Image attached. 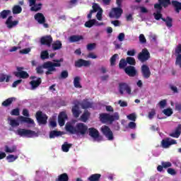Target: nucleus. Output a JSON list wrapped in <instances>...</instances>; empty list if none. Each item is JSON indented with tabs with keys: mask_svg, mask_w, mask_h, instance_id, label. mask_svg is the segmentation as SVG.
Returning <instances> with one entry per match:
<instances>
[{
	"mask_svg": "<svg viewBox=\"0 0 181 181\" xmlns=\"http://www.w3.org/2000/svg\"><path fill=\"white\" fill-rule=\"evenodd\" d=\"M66 130L73 135L84 136L88 131V127L84 123H77L75 127L69 124L66 125Z\"/></svg>",
	"mask_w": 181,
	"mask_h": 181,
	"instance_id": "obj_1",
	"label": "nucleus"
},
{
	"mask_svg": "<svg viewBox=\"0 0 181 181\" xmlns=\"http://www.w3.org/2000/svg\"><path fill=\"white\" fill-rule=\"evenodd\" d=\"M54 62L48 61L42 64V67L47 69V71H45L46 76H50L51 74H53V71H57L56 67H60L62 66V64L60 63H62L63 59L61 58L60 59H55Z\"/></svg>",
	"mask_w": 181,
	"mask_h": 181,
	"instance_id": "obj_2",
	"label": "nucleus"
},
{
	"mask_svg": "<svg viewBox=\"0 0 181 181\" xmlns=\"http://www.w3.org/2000/svg\"><path fill=\"white\" fill-rule=\"evenodd\" d=\"M100 119L101 122H103L104 124H105V122H110V124H112L114 121H118V119H119V115L118 112H115L114 115L102 113L100 115Z\"/></svg>",
	"mask_w": 181,
	"mask_h": 181,
	"instance_id": "obj_3",
	"label": "nucleus"
},
{
	"mask_svg": "<svg viewBox=\"0 0 181 181\" xmlns=\"http://www.w3.org/2000/svg\"><path fill=\"white\" fill-rule=\"evenodd\" d=\"M16 134L19 135V136H26V138H33V136H36V132L26 129H18L16 132Z\"/></svg>",
	"mask_w": 181,
	"mask_h": 181,
	"instance_id": "obj_4",
	"label": "nucleus"
},
{
	"mask_svg": "<svg viewBox=\"0 0 181 181\" xmlns=\"http://www.w3.org/2000/svg\"><path fill=\"white\" fill-rule=\"evenodd\" d=\"M100 132H102L103 135L107 138V141H114V133L110 127L107 125L102 126L100 128Z\"/></svg>",
	"mask_w": 181,
	"mask_h": 181,
	"instance_id": "obj_5",
	"label": "nucleus"
},
{
	"mask_svg": "<svg viewBox=\"0 0 181 181\" xmlns=\"http://www.w3.org/2000/svg\"><path fill=\"white\" fill-rule=\"evenodd\" d=\"M119 93L121 95H124V93L131 95V94H132V89L129 84L125 82H122L119 83Z\"/></svg>",
	"mask_w": 181,
	"mask_h": 181,
	"instance_id": "obj_6",
	"label": "nucleus"
},
{
	"mask_svg": "<svg viewBox=\"0 0 181 181\" xmlns=\"http://www.w3.org/2000/svg\"><path fill=\"white\" fill-rule=\"evenodd\" d=\"M35 118L39 125H46L47 124V115L43 113V112L39 110L35 114Z\"/></svg>",
	"mask_w": 181,
	"mask_h": 181,
	"instance_id": "obj_7",
	"label": "nucleus"
},
{
	"mask_svg": "<svg viewBox=\"0 0 181 181\" xmlns=\"http://www.w3.org/2000/svg\"><path fill=\"white\" fill-rule=\"evenodd\" d=\"M137 59L141 63H145V62H148L151 59V53H149L148 49L144 48L139 53Z\"/></svg>",
	"mask_w": 181,
	"mask_h": 181,
	"instance_id": "obj_8",
	"label": "nucleus"
},
{
	"mask_svg": "<svg viewBox=\"0 0 181 181\" xmlns=\"http://www.w3.org/2000/svg\"><path fill=\"white\" fill-rule=\"evenodd\" d=\"M35 21L37 22L40 25H43V27L45 28V29H47L49 28V24L46 23V17H45V15L42 13H37L34 16Z\"/></svg>",
	"mask_w": 181,
	"mask_h": 181,
	"instance_id": "obj_9",
	"label": "nucleus"
},
{
	"mask_svg": "<svg viewBox=\"0 0 181 181\" xmlns=\"http://www.w3.org/2000/svg\"><path fill=\"white\" fill-rule=\"evenodd\" d=\"M89 136H91L95 141L100 142L103 139V136L100 135V132L94 127H90L88 129Z\"/></svg>",
	"mask_w": 181,
	"mask_h": 181,
	"instance_id": "obj_10",
	"label": "nucleus"
},
{
	"mask_svg": "<svg viewBox=\"0 0 181 181\" xmlns=\"http://www.w3.org/2000/svg\"><path fill=\"white\" fill-rule=\"evenodd\" d=\"M124 13V10L121 7L112 8L109 13L110 18H115L116 19H119L121 16Z\"/></svg>",
	"mask_w": 181,
	"mask_h": 181,
	"instance_id": "obj_11",
	"label": "nucleus"
},
{
	"mask_svg": "<svg viewBox=\"0 0 181 181\" xmlns=\"http://www.w3.org/2000/svg\"><path fill=\"white\" fill-rule=\"evenodd\" d=\"M16 69H17V71L13 72V74L14 76H16V77H18L20 78H29V74L23 71L25 70V68L17 66Z\"/></svg>",
	"mask_w": 181,
	"mask_h": 181,
	"instance_id": "obj_12",
	"label": "nucleus"
},
{
	"mask_svg": "<svg viewBox=\"0 0 181 181\" xmlns=\"http://www.w3.org/2000/svg\"><path fill=\"white\" fill-rule=\"evenodd\" d=\"M169 5H172L170 0H158V4H154V9H163V8H168Z\"/></svg>",
	"mask_w": 181,
	"mask_h": 181,
	"instance_id": "obj_13",
	"label": "nucleus"
},
{
	"mask_svg": "<svg viewBox=\"0 0 181 181\" xmlns=\"http://www.w3.org/2000/svg\"><path fill=\"white\" fill-rule=\"evenodd\" d=\"M91 66V61L79 59L75 62V67H90Z\"/></svg>",
	"mask_w": 181,
	"mask_h": 181,
	"instance_id": "obj_14",
	"label": "nucleus"
},
{
	"mask_svg": "<svg viewBox=\"0 0 181 181\" xmlns=\"http://www.w3.org/2000/svg\"><path fill=\"white\" fill-rule=\"evenodd\" d=\"M177 142H176V140L172 139L170 138H166L161 141V146L163 148H165V149L169 148L171 145H176Z\"/></svg>",
	"mask_w": 181,
	"mask_h": 181,
	"instance_id": "obj_15",
	"label": "nucleus"
},
{
	"mask_svg": "<svg viewBox=\"0 0 181 181\" xmlns=\"http://www.w3.org/2000/svg\"><path fill=\"white\" fill-rule=\"evenodd\" d=\"M52 42L53 38L52 37V35H46L40 38L41 45L47 46L48 47H50L52 46Z\"/></svg>",
	"mask_w": 181,
	"mask_h": 181,
	"instance_id": "obj_16",
	"label": "nucleus"
},
{
	"mask_svg": "<svg viewBox=\"0 0 181 181\" xmlns=\"http://www.w3.org/2000/svg\"><path fill=\"white\" fill-rule=\"evenodd\" d=\"M124 73H126L129 77H135L138 72L136 71L135 66L130 65L124 68Z\"/></svg>",
	"mask_w": 181,
	"mask_h": 181,
	"instance_id": "obj_17",
	"label": "nucleus"
},
{
	"mask_svg": "<svg viewBox=\"0 0 181 181\" xmlns=\"http://www.w3.org/2000/svg\"><path fill=\"white\" fill-rule=\"evenodd\" d=\"M68 118L69 117L66 112H61L58 116L59 125L60 127H64V124H66V119Z\"/></svg>",
	"mask_w": 181,
	"mask_h": 181,
	"instance_id": "obj_18",
	"label": "nucleus"
},
{
	"mask_svg": "<svg viewBox=\"0 0 181 181\" xmlns=\"http://www.w3.org/2000/svg\"><path fill=\"white\" fill-rule=\"evenodd\" d=\"M141 74L142 76L146 79L151 77V69H149V66H148V65L143 64L141 66Z\"/></svg>",
	"mask_w": 181,
	"mask_h": 181,
	"instance_id": "obj_19",
	"label": "nucleus"
},
{
	"mask_svg": "<svg viewBox=\"0 0 181 181\" xmlns=\"http://www.w3.org/2000/svg\"><path fill=\"white\" fill-rule=\"evenodd\" d=\"M12 19H13V17L12 16H10L6 21V25L8 29H12L13 28H15V26H16L18 23H19V21H13Z\"/></svg>",
	"mask_w": 181,
	"mask_h": 181,
	"instance_id": "obj_20",
	"label": "nucleus"
},
{
	"mask_svg": "<svg viewBox=\"0 0 181 181\" xmlns=\"http://www.w3.org/2000/svg\"><path fill=\"white\" fill-rule=\"evenodd\" d=\"M176 54H178L176 57L175 64H178L181 68V44L178 45L175 49Z\"/></svg>",
	"mask_w": 181,
	"mask_h": 181,
	"instance_id": "obj_21",
	"label": "nucleus"
},
{
	"mask_svg": "<svg viewBox=\"0 0 181 181\" xmlns=\"http://www.w3.org/2000/svg\"><path fill=\"white\" fill-rule=\"evenodd\" d=\"M72 115L74 118H78L80 114H81V110H80V106L76 104L72 107L71 109Z\"/></svg>",
	"mask_w": 181,
	"mask_h": 181,
	"instance_id": "obj_22",
	"label": "nucleus"
},
{
	"mask_svg": "<svg viewBox=\"0 0 181 181\" xmlns=\"http://www.w3.org/2000/svg\"><path fill=\"white\" fill-rule=\"evenodd\" d=\"M168 168H172V163L169 161H162L161 165H158L157 170L158 172H163V168L168 169Z\"/></svg>",
	"mask_w": 181,
	"mask_h": 181,
	"instance_id": "obj_23",
	"label": "nucleus"
},
{
	"mask_svg": "<svg viewBox=\"0 0 181 181\" xmlns=\"http://www.w3.org/2000/svg\"><path fill=\"white\" fill-rule=\"evenodd\" d=\"M20 122H25V124H28L30 125H35V121L30 117H25L23 116H20L18 117Z\"/></svg>",
	"mask_w": 181,
	"mask_h": 181,
	"instance_id": "obj_24",
	"label": "nucleus"
},
{
	"mask_svg": "<svg viewBox=\"0 0 181 181\" xmlns=\"http://www.w3.org/2000/svg\"><path fill=\"white\" fill-rule=\"evenodd\" d=\"M169 135L170 136H172V138H179L181 135V124H178L175 128V132L170 133Z\"/></svg>",
	"mask_w": 181,
	"mask_h": 181,
	"instance_id": "obj_25",
	"label": "nucleus"
},
{
	"mask_svg": "<svg viewBox=\"0 0 181 181\" xmlns=\"http://www.w3.org/2000/svg\"><path fill=\"white\" fill-rule=\"evenodd\" d=\"M171 5H173V8H175V11L176 13H180L181 11V3L176 1V0H173L171 1Z\"/></svg>",
	"mask_w": 181,
	"mask_h": 181,
	"instance_id": "obj_26",
	"label": "nucleus"
},
{
	"mask_svg": "<svg viewBox=\"0 0 181 181\" xmlns=\"http://www.w3.org/2000/svg\"><path fill=\"white\" fill-rule=\"evenodd\" d=\"M30 84L32 87V90H35L42 84V78H37L36 81L33 80L30 82Z\"/></svg>",
	"mask_w": 181,
	"mask_h": 181,
	"instance_id": "obj_27",
	"label": "nucleus"
},
{
	"mask_svg": "<svg viewBox=\"0 0 181 181\" xmlns=\"http://www.w3.org/2000/svg\"><path fill=\"white\" fill-rule=\"evenodd\" d=\"M81 107L83 110H87L88 108L93 107V103L88 101V100H83V102L81 103Z\"/></svg>",
	"mask_w": 181,
	"mask_h": 181,
	"instance_id": "obj_28",
	"label": "nucleus"
},
{
	"mask_svg": "<svg viewBox=\"0 0 181 181\" xmlns=\"http://www.w3.org/2000/svg\"><path fill=\"white\" fill-rule=\"evenodd\" d=\"M84 37L83 35H72L69 37V42L71 43H76V42H80V40H83Z\"/></svg>",
	"mask_w": 181,
	"mask_h": 181,
	"instance_id": "obj_29",
	"label": "nucleus"
},
{
	"mask_svg": "<svg viewBox=\"0 0 181 181\" xmlns=\"http://www.w3.org/2000/svg\"><path fill=\"white\" fill-rule=\"evenodd\" d=\"M90 115H91V113H90L88 110H85L81 116V121H82V122H86V121H88Z\"/></svg>",
	"mask_w": 181,
	"mask_h": 181,
	"instance_id": "obj_30",
	"label": "nucleus"
},
{
	"mask_svg": "<svg viewBox=\"0 0 181 181\" xmlns=\"http://www.w3.org/2000/svg\"><path fill=\"white\" fill-rule=\"evenodd\" d=\"M13 101H16V98H8L1 103V105L3 107H9Z\"/></svg>",
	"mask_w": 181,
	"mask_h": 181,
	"instance_id": "obj_31",
	"label": "nucleus"
},
{
	"mask_svg": "<svg viewBox=\"0 0 181 181\" xmlns=\"http://www.w3.org/2000/svg\"><path fill=\"white\" fill-rule=\"evenodd\" d=\"M162 21L165 22L167 28H172V26H173V19L170 16H167L166 18H162Z\"/></svg>",
	"mask_w": 181,
	"mask_h": 181,
	"instance_id": "obj_32",
	"label": "nucleus"
},
{
	"mask_svg": "<svg viewBox=\"0 0 181 181\" xmlns=\"http://www.w3.org/2000/svg\"><path fill=\"white\" fill-rule=\"evenodd\" d=\"M80 81H81V78H80V76H76L74 78V86L75 88H83Z\"/></svg>",
	"mask_w": 181,
	"mask_h": 181,
	"instance_id": "obj_33",
	"label": "nucleus"
},
{
	"mask_svg": "<svg viewBox=\"0 0 181 181\" xmlns=\"http://www.w3.org/2000/svg\"><path fill=\"white\" fill-rule=\"evenodd\" d=\"M101 179V174H92L90 177H88V181H100Z\"/></svg>",
	"mask_w": 181,
	"mask_h": 181,
	"instance_id": "obj_34",
	"label": "nucleus"
},
{
	"mask_svg": "<svg viewBox=\"0 0 181 181\" xmlns=\"http://www.w3.org/2000/svg\"><path fill=\"white\" fill-rule=\"evenodd\" d=\"M162 9H156V13H153V16L156 21H160V19H164L162 16Z\"/></svg>",
	"mask_w": 181,
	"mask_h": 181,
	"instance_id": "obj_35",
	"label": "nucleus"
},
{
	"mask_svg": "<svg viewBox=\"0 0 181 181\" xmlns=\"http://www.w3.org/2000/svg\"><path fill=\"white\" fill-rule=\"evenodd\" d=\"M62 136V132L60 131L52 130L49 132L50 139H53L56 138V136Z\"/></svg>",
	"mask_w": 181,
	"mask_h": 181,
	"instance_id": "obj_36",
	"label": "nucleus"
},
{
	"mask_svg": "<svg viewBox=\"0 0 181 181\" xmlns=\"http://www.w3.org/2000/svg\"><path fill=\"white\" fill-rule=\"evenodd\" d=\"M55 181H69V175L67 173L61 174L56 178Z\"/></svg>",
	"mask_w": 181,
	"mask_h": 181,
	"instance_id": "obj_37",
	"label": "nucleus"
},
{
	"mask_svg": "<svg viewBox=\"0 0 181 181\" xmlns=\"http://www.w3.org/2000/svg\"><path fill=\"white\" fill-rule=\"evenodd\" d=\"M12 12L13 15H18L19 13H21L22 12V7L19 5H15L13 6L12 8Z\"/></svg>",
	"mask_w": 181,
	"mask_h": 181,
	"instance_id": "obj_38",
	"label": "nucleus"
},
{
	"mask_svg": "<svg viewBox=\"0 0 181 181\" xmlns=\"http://www.w3.org/2000/svg\"><path fill=\"white\" fill-rule=\"evenodd\" d=\"M98 22L95 19H91L85 23L86 28H93V25H97Z\"/></svg>",
	"mask_w": 181,
	"mask_h": 181,
	"instance_id": "obj_39",
	"label": "nucleus"
},
{
	"mask_svg": "<svg viewBox=\"0 0 181 181\" xmlns=\"http://www.w3.org/2000/svg\"><path fill=\"white\" fill-rule=\"evenodd\" d=\"M62 42L60 40H57L52 44V47L54 50H60V49H62Z\"/></svg>",
	"mask_w": 181,
	"mask_h": 181,
	"instance_id": "obj_40",
	"label": "nucleus"
},
{
	"mask_svg": "<svg viewBox=\"0 0 181 181\" xmlns=\"http://www.w3.org/2000/svg\"><path fill=\"white\" fill-rule=\"evenodd\" d=\"M73 146V144H69L67 142H64V144L62 146V150L63 152H69L70 151V148Z\"/></svg>",
	"mask_w": 181,
	"mask_h": 181,
	"instance_id": "obj_41",
	"label": "nucleus"
},
{
	"mask_svg": "<svg viewBox=\"0 0 181 181\" xmlns=\"http://www.w3.org/2000/svg\"><path fill=\"white\" fill-rule=\"evenodd\" d=\"M8 15H11V10H3L0 13V18L6 19Z\"/></svg>",
	"mask_w": 181,
	"mask_h": 181,
	"instance_id": "obj_42",
	"label": "nucleus"
},
{
	"mask_svg": "<svg viewBox=\"0 0 181 181\" xmlns=\"http://www.w3.org/2000/svg\"><path fill=\"white\" fill-rule=\"evenodd\" d=\"M5 152H6V153H13V152H16V146H13L11 148L5 146Z\"/></svg>",
	"mask_w": 181,
	"mask_h": 181,
	"instance_id": "obj_43",
	"label": "nucleus"
},
{
	"mask_svg": "<svg viewBox=\"0 0 181 181\" xmlns=\"http://www.w3.org/2000/svg\"><path fill=\"white\" fill-rule=\"evenodd\" d=\"M42 9V4H35L30 8L31 12H37Z\"/></svg>",
	"mask_w": 181,
	"mask_h": 181,
	"instance_id": "obj_44",
	"label": "nucleus"
},
{
	"mask_svg": "<svg viewBox=\"0 0 181 181\" xmlns=\"http://www.w3.org/2000/svg\"><path fill=\"white\" fill-rule=\"evenodd\" d=\"M126 62L127 64H129L130 66H135V64H136V61H135V58L134 57H127Z\"/></svg>",
	"mask_w": 181,
	"mask_h": 181,
	"instance_id": "obj_45",
	"label": "nucleus"
},
{
	"mask_svg": "<svg viewBox=\"0 0 181 181\" xmlns=\"http://www.w3.org/2000/svg\"><path fill=\"white\" fill-rule=\"evenodd\" d=\"M8 121H9L10 125H11V127H19V123L18 122V120L9 117V118L8 119Z\"/></svg>",
	"mask_w": 181,
	"mask_h": 181,
	"instance_id": "obj_46",
	"label": "nucleus"
},
{
	"mask_svg": "<svg viewBox=\"0 0 181 181\" xmlns=\"http://www.w3.org/2000/svg\"><path fill=\"white\" fill-rule=\"evenodd\" d=\"M127 64L128 63L127 62V59L125 60V59H122L119 63V68L125 69Z\"/></svg>",
	"mask_w": 181,
	"mask_h": 181,
	"instance_id": "obj_47",
	"label": "nucleus"
},
{
	"mask_svg": "<svg viewBox=\"0 0 181 181\" xmlns=\"http://www.w3.org/2000/svg\"><path fill=\"white\" fill-rule=\"evenodd\" d=\"M10 78H11L10 76H6L5 74H2L0 76V83H4V81H5V80H6V83H9Z\"/></svg>",
	"mask_w": 181,
	"mask_h": 181,
	"instance_id": "obj_48",
	"label": "nucleus"
},
{
	"mask_svg": "<svg viewBox=\"0 0 181 181\" xmlns=\"http://www.w3.org/2000/svg\"><path fill=\"white\" fill-rule=\"evenodd\" d=\"M67 77H69V71H67V70H64L61 72L59 78H62L63 80H64L67 78Z\"/></svg>",
	"mask_w": 181,
	"mask_h": 181,
	"instance_id": "obj_49",
	"label": "nucleus"
},
{
	"mask_svg": "<svg viewBox=\"0 0 181 181\" xmlns=\"http://www.w3.org/2000/svg\"><path fill=\"white\" fill-rule=\"evenodd\" d=\"M40 57L42 60H46V59H49V52L47 50L42 51L41 52Z\"/></svg>",
	"mask_w": 181,
	"mask_h": 181,
	"instance_id": "obj_50",
	"label": "nucleus"
},
{
	"mask_svg": "<svg viewBox=\"0 0 181 181\" xmlns=\"http://www.w3.org/2000/svg\"><path fill=\"white\" fill-rule=\"evenodd\" d=\"M6 159H7L8 162L12 163V162H15V160H16V159H18V156H15L12 154H10L6 157Z\"/></svg>",
	"mask_w": 181,
	"mask_h": 181,
	"instance_id": "obj_51",
	"label": "nucleus"
},
{
	"mask_svg": "<svg viewBox=\"0 0 181 181\" xmlns=\"http://www.w3.org/2000/svg\"><path fill=\"white\" fill-rule=\"evenodd\" d=\"M163 112L167 117H170V115H172V114H173V110H172L171 108H168V109L163 110Z\"/></svg>",
	"mask_w": 181,
	"mask_h": 181,
	"instance_id": "obj_52",
	"label": "nucleus"
},
{
	"mask_svg": "<svg viewBox=\"0 0 181 181\" xmlns=\"http://www.w3.org/2000/svg\"><path fill=\"white\" fill-rule=\"evenodd\" d=\"M117 57H118V54H115L110 58V66H115V62H117Z\"/></svg>",
	"mask_w": 181,
	"mask_h": 181,
	"instance_id": "obj_53",
	"label": "nucleus"
},
{
	"mask_svg": "<svg viewBox=\"0 0 181 181\" xmlns=\"http://www.w3.org/2000/svg\"><path fill=\"white\" fill-rule=\"evenodd\" d=\"M21 114V112L19 110V108L13 109L11 112V115H15L16 117L19 116Z\"/></svg>",
	"mask_w": 181,
	"mask_h": 181,
	"instance_id": "obj_54",
	"label": "nucleus"
},
{
	"mask_svg": "<svg viewBox=\"0 0 181 181\" xmlns=\"http://www.w3.org/2000/svg\"><path fill=\"white\" fill-rule=\"evenodd\" d=\"M155 115H156V110H155V109H151V110L148 112V119H153Z\"/></svg>",
	"mask_w": 181,
	"mask_h": 181,
	"instance_id": "obj_55",
	"label": "nucleus"
},
{
	"mask_svg": "<svg viewBox=\"0 0 181 181\" xmlns=\"http://www.w3.org/2000/svg\"><path fill=\"white\" fill-rule=\"evenodd\" d=\"M167 172L168 173V175H171V176H175L177 175V172L176 170L173 169V168H168Z\"/></svg>",
	"mask_w": 181,
	"mask_h": 181,
	"instance_id": "obj_56",
	"label": "nucleus"
},
{
	"mask_svg": "<svg viewBox=\"0 0 181 181\" xmlns=\"http://www.w3.org/2000/svg\"><path fill=\"white\" fill-rule=\"evenodd\" d=\"M95 46H96L95 43H90L87 45L86 49L87 50H89V51L94 50V49H95Z\"/></svg>",
	"mask_w": 181,
	"mask_h": 181,
	"instance_id": "obj_57",
	"label": "nucleus"
},
{
	"mask_svg": "<svg viewBox=\"0 0 181 181\" xmlns=\"http://www.w3.org/2000/svg\"><path fill=\"white\" fill-rule=\"evenodd\" d=\"M127 118L130 121H136V115H135V113H132L127 115Z\"/></svg>",
	"mask_w": 181,
	"mask_h": 181,
	"instance_id": "obj_58",
	"label": "nucleus"
},
{
	"mask_svg": "<svg viewBox=\"0 0 181 181\" xmlns=\"http://www.w3.org/2000/svg\"><path fill=\"white\" fill-rule=\"evenodd\" d=\"M98 21H102L103 19V9H100L96 14Z\"/></svg>",
	"mask_w": 181,
	"mask_h": 181,
	"instance_id": "obj_59",
	"label": "nucleus"
},
{
	"mask_svg": "<svg viewBox=\"0 0 181 181\" xmlns=\"http://www.w3.org/2000/svg\"><path fill=\"white\" fill-rule=\"evenodd\" d=\"M117 39L119 42H124V40H125V34L124 33H119Z\"/></svg>",
	"mask_w": 181,
	"mask_h": 181,
	"instance_id": "obj_60",
	"label": "nucleus"
},
{
	"mask_svg": "<svg viewBox=\"0 0 181 181\" xmlns=\"http://www.w3.org/2000/svg\"><path fill=\"white\" fill-rule=\"evenodd\" d=\"M91 11H93V12H97L98 11H101V8L97 4H94L93 5V10Z\"/></svg>",
	"mask_w": 181,
	"mask_h": 181,
	"instance_id": "obj_61",
	"label": "nucleus"
},
{
	"mask_svg": "<svg viewBox=\"0 0 181 181\" xmlns=\"http://www.w3.org/2000/svg\"><path fill=\"white\" fill-rule=\"evenodd\" d=\"M43 69H45L43 67V65L37 67L36 71H37V74H43Z\"/></svg>",
	"mask_w": 181,
	"mask_h": 181,
	"instance_id": "obj_62",
	"label": "nucleus"
},
{
	"mask_svg": "<svg viewBox=\"0 0 181 181\" xmlns=\"http://www.w3.org/2000/svg\"><path fill=\"white\" fill-rule=\"evenodd\" d=\"M139 37L141 43H146V38H145L144 34H141Z\"/></svg>",
	"mask_w": 181,
	"mask_h": 181,
	"instance_id": "obj_63",
	"label": "nucleus"
},
{
	"mask_svg": "<svg viewBox=\"0 0 181 181\" xmlns=\"http://www.w3.org/2000/svg\"><path fill=\"white\" fill-rule=\"evenodd\" d=\"M118 104L120 105V107H128V103L126 101L119 100Z\"/></svg>",
	"mask_w": 181,
	"mask_h": 181,
	"instance_id": "obj_64",
	"label": "nucleus"
}]
</instances>
